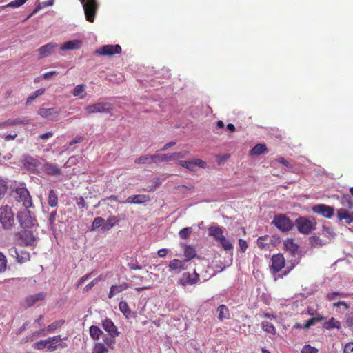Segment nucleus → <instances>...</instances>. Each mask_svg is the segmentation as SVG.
Instances as JSON below:
<instances>
[{
    "instance_id": "obj_48",
    "label": "nucleus",
    "mask_w": 353,
    "mask_h": 353,
    "mask_svg": "<svg viewBox=\"0 0 353 353\" xmlns=\"http://www.w3.org/2000/svg\"><path fill=\"white\" fill-rule=\"evenodd\" d=\"M192 232V228L188 227L180 230L179 236L181 239H187Z\"/></svg>"
},
{
    "instance_id": "obj_41",
    "label": "nucleus",
    "mask_w": 353,
    "mask_h": 353,
    "mask_svg": "<svg viewBox=\"0 0 353 353\" xmlns=\"http://www.w3.org/2000/svg\"><path fill=\"white\" fill-rule=\"evenodd\" d=\"M8 190L7 181L0 177V199H1L6 194Z\"/></svg>"
},
{
    "instance_id": "obj_37",
    "label": "nucleus",
    "mask_w": 353,
    "mask_h": 353,
    "mask_svg": "<svg viewBox=\"0 0 353 353\" xmlns=\"http://www.w3.org/2000/svg\"><path fill=\"white\" fill-rule=\"evenodd\" d=\"M4 230H11L15 233L17 230L18 222H0Z\"/></svg>"
},
{
    "instance_id": "obj_55",
    "label": "nucleus",
    "mask_w": 353,
    "mask_h": 353,
    "mask_svg": "<svg viewBox=\"0 0 353 353\" xmlns=\"http://www.w3.org/2000/svg\"><path fill=\"white\" fill-rule=\"evenodd\" d=\"M239 245L240 248V251L241 252H245L246 249L248 248L247 242L245 240L240 239L239 240Z\"/></svg>"
},
{
    "instance_id": "obj_32",
    "label": "nucleus",
    "mask_w": 353,
    "mask_h": 353,
    "mask_svg": "<svg viewBox=\"0 0 353 353\" xmlns=\"http://www.w3.org/2000/svg\"><path fill=\"white\" fill-rule=\"evenodd\" d=\"M85 85L83 84L77 85L73 90V95L74 97H78L80 99H83L85 95Z\"/></svg>"
},
{
    "instance_id": "obj_19",
    "label": "nucleus",
    "mask_w": 353,
    "mask_h": 353,
    "mask_svg": "<svg viewBox=\"0 0 353 353\" xmlns=\"http://www.w3.org/2000/svg\"><path fill=\"white\" fill-rule=\"evenodd\" d=\"M81 46V41L79 40H70L65 42L61 46L62 50L79 49Z\"/></svg>"
},
{
    "instance_id": "obj_24",
    "label": "nucleus",
    "mask_w": 353,
    "mask_h": 353,
    "mask_svg": "<svg viewBox=\"0 0 353 353\" xmlns=\"http://www.w3.org/2000/svg\"><path fill=\"white\" fill-rule=\"evenodd\" d=\"M219 314L218 318L220 321L228 319L230 318V312L228 307L225 305H221L217 308Z\"/></svg>"
},
{
    "instance_id": "obj_59",
    "label": "nucleus",
    "mask_w": 353,
    "mask_h": 353,
    "mask_svg": "<svg viewBox=\"0 0 353 353\" xmlns=\"http://www.w3.org/2000/svg\"><path fill=\"white\" fill-rule=\"evenodd\" d=\"M311 243L312 246L319 245L322 246L323 243H322V240L317 236H314L311 241Z\"/></svg>"
},
{
    "instance_id": "obj_44",
    "label": "nucleus",
    "mask_w": 353,
    "mask_h": 353,
    "mask_svg": "<svg viewBox=\"0 0 353 353\" xmlns=\"http://www.w3.org/2000/svg\"><path fill=\"white\" fill-rule=\"evenodd\" d=\"M27 0H14L10 2L8 4L1 6V8H4L7 7L18 8L23 5Z\"/></svg>"
},
{
    "instance_id": "obj_21",
    "label": "nucleus",
    "mask_w": 353,
    "mask_h": 353,
    "mask_svg": "<svg viewBox=\"0 0 353 353\" xmlns=\"http://www.w3.org/2000/svg\"><path fill=\"white\" fill-rule=\"evenodd\" d=\"M337 218L339 221L345 219L346 221H353V212H350L347 210L341 208L337 210Z\"/></svg>"
},
{
    "instance_id": "obj_17",
    "label": "nucleus",
    "mask_w": 353,
    "mask_h": 353,
    "mask_svg": "<svg viewBox=\"0 0 353 353\" xmlns=\"http://www.w3.org/2000/svg\"><path fill=\"white\" fill-rule=\"evenodd\" d=\"M29 123V120L26 119H10L3 122H0V129L5 128L9 126L28 124Z\"/></svg>"
},
{
    "instance_id": "obj_52",
    "label": "nucleus",
    "mask_w": 353,
    "mask_h": 353,
    "mask_svg": "<svg viewBox=\"0 0 353 353\" xmlns=\"http://www.w3.org/2000/svg\"><path fill=\"white\" fill-rule=\"evenodd\" d=\"M114 226V223H112V222H104L101 223V232H105L110 228H112Z\"/></svg>"
},
{
    "instance_id": "obj_1",
    "label": "nucleus",
    "mask_w": 353,
    "mask_h": 353,
    "mask_svg": "<svg viewBox=\"0 0 353 353\" xmlns=\"http://www.w3.org/2000/svg\"><path fill=\"white\" fill-rule=\"evenodd\" d=\"M14 197L18 202H21L24 210L17 213L18 221H35L34 214L30 210L32 207V200L27 188L18 187L14 190Z\"/></svg>"
},
{
    "instance_id": "obj_5",
    "label": "nucleus",
    "mask_w": 353,
    "mask_h": 353,
    "mask_svg": "<svg viewBox=\"0 0 353 353\" xmlns=\"http://www.w3.org/2000/svg\"><path fill=\"white\" fill-rule=\"evenodd\" d=\"M178 164L190 171H194L195 167L205 168L206 163L200 159H193L190 161H179Z\"/></svg>"
},
{
    "instance_id": "obj_64",
    "label": "nucleus",
    "mask_w": 353,
    "mask_h": 353,
    "mask_svg": "<svg viewBox=\"0 0 353 353\" xmlns=\"http://www.w3.org/2000/svg\"><path fill=\"white\" fill-rule=\"evenodd\" d=\"M99 281V279H95L93 281H92L84 288L83 291L86 292L90 290Z\"/></svg>"
},
{
    "instance_id": "obj_22",
    "label": "nucleus",
    "mask_w": 353,
    "mask_h": 353,
    "mask_svg": "<svg viewBox=\"0 0 353 353\" xmlns=\"http://www.w3.org/2000/svg\"><path fill=\"white\" fill-rule=\"evenodd\" d=\"M172 154H153L154 163L161 162H169L172 161Z\"/></svg>"
},
{
    "instance_id": "obj_34",
    "label": "nucleus",
    "mask_w": 353,
    "mask_h": 353,
    "mask_svg": "<svg viewBox=\"0 0 353 353\" xmlns=\"http://www.w3.org/2000/svg\"><path fill=\"white\" fill-rule=\"evenodd\" d=\"M90 334L93 339H99L101 335L103 336V332L100 330L99 327L96 325H92L90 327Z\"/></svg>"
},
{
    "instance_id": "obj_40",
    "label": "nucleus",
    "mask_w": 353,
    "mask_h": 353,
    "mask_svg": "<svg viewBox=\"0 0 353 353\" xmlns=\"http://www.w3.org/2000/svg\"><path fill=\"white\" fill-rule=\"evenodd\" d=\"M48 343H49L48 339H45V340H40L39 341L34 343L33 347L34 349H37V350H43L45 348H46V350H48Z\"/></svg>"
},
{
    "instance_id": "obj_63",
    "label": "nucleus",
    "mask_w": 353,
    "mask_h": 353,
    "mask_svg": "<svg viewBox=\"0 0 353 353\" xmlns=\"http://www.w3.org/2000/svg\"><path fill=\"white\" fill-rule=\"evenodd\" d=\"M83 137L81 136H76V137L70 142L69 145H73L76 143H79L83 141Z\"/></svg>"
},
{
    "instance_id": "obj_23",
    "label": "nucleus",
    "mask_w": 353,
    "mask_h": 353,
    "mask_svg": "<svg viewBox=\"0 0 353 353\" xmlns=\"http://www.w3.org/2000/svg\"><path fill=\"white\" fill-rule=\"evenodd\" d=\"M135 164H151L154 163L153 154L140 156L134 160Z\"/></svg>"
},
{
    "instance_id": "obj_14",
    "label": "nucleus",
    "mask_w": 353,
    "mask_h": 353,
    "mask_svg": "<svg viewBox=\"0 0 353 353\" xmlns=\"http://www.w3.org/2000/svg\"><path fill=\"white\" fill-rule=\"evenodd\" d=\"M296 228L302 234H309L312 230L316 229V222H296Z\"/></svg>"
},
{
    "instance_id": "obj_18",
    "label": "nucleus",
    "mask_w": 353,
    "mask_h": 353,
    "mask_svg": "<svg viewBox=\"0 0 353 353\" xmlns=\"http://www.w3.org/2000/svg\"><path fill=\"white\" fill-rule=\"evenodd\" d=\"M129 287V284L127 283H123L119 285H113L111 286L109 294H108V298L112 299L115 295L122 292L123 291L127 290Z\"/></svg>"
},
{
    "instance_id": "obj_61",
    "label": "nucleus",
    "mask_w": 353,
    "mask_h": 353,
    "mask_svg": "<svg viewBox=\"0 0 353 353\" xmlns=\"http://www.w3.org/2000/svg\"><path fill=\"white\" fill-rule=\"evenodd\" d=\"M266 238V236H260L257 239V245L259 248L263 249L265 247L267 243H264V240Z\"/></svg>"
},
{
    "instance_id": "obj_9",
    "label": "nucleus",
    "mask_w": 353,
    "mask_h": 353,
    "mask_svg": "<svg viewBox=\"0 0 353 353\" xmlns=\"http://www.w3.org/2000/svg\"><path fill=\"white\" fill-rule=\"evenodd\" d=\"M271 269L274 273L279 272L285 265V259L282 254H274L272 257Z\"/></svg>"
},
{
    "instance_id": "obj_10",
    "label": "nucleus",
    "mask_w": 353,
    "mask_h": 353,
    "mask_svg": "<svg viewBox=\"0 0 353 353\" xmlns=\"http://www.w3.org/2000/svg\"><path fill=\"white\" fill-rule=\"evenodd\" d=\"M58 47V45L55 43H49L46 45H44L40 47L38 49V52L39 54V59H41L46 57H48L53 54L55 51V49Z\"/></svg>"
},
{
    "instance_id": "obj_7",
    "label": "nucleus",
    "mask_w": 353,
    "mask_h": 353,
    "mask_svg": "<svg viewBox=\"0 0 353 353\" xmlns=\"http://www.w3.org/2000/svg\"><path fill=\"white\" fill-rule=\"evenodd\" d=\"M199 274L194 270L192 274L184 272L180 279V283L183 285H194L199 281Z\"/></svg>"
},
{
    "instance_id": "obj_38",
    "label": "nucleus",
    "mask_w": 353,
    "mask_h": 353,
    "mask_svg": "<svg viewBox=\"0 0 353 353\" xmlns=\"http://www.w3.org/2000/svg\"><path fill=\"white\" fill-rule=\"evenodd\" d=\"M262 328L264 331L270 333V334H275L276 333V329L272 323L268 322V321H263L262 322Z\"/></svg>"
},
{
    "instance_id": "obj_51",
    "label": "nucleus",
    "mask_w": 353,
    "mask_h": 353,
    "mask_svg": "<svg viewBox=\"0 0 353 353\" xmlns=\"http://www.w3.org/2000/svg\"><path fill=\"white\" fill-rule=\"evenodd\" d=\"M318 350L310 345H304L301 350V353H317Z\"/></svg>"
},
{
    "instance_id": "obj_43",
    "label": "nucleus",
    "mask_w": 353,
    "mask_h": 353,
    "mask_svg": "<svg viewBox=\"0 0 353 353\" xmlns=\"http://www.w3.org/2000/svg\"><path fill=\"white\" fill-rule=\"evenodd\" d=\"M21 254H19L17 256V262L19 263H23L30 260V254L26 251H21Z\"/></svg>"
},
{
    "instance_id": "obj_50",
    "label": "nucleus",
    "mask_w": 353,
    "mask_h": 353,
    "mask_svg": "<svg viewBox=\"0 0 353 353\" xmlns=\"http://www.w3.org/2000/svg\"><path fill=\"white\" fill-rule=\"evenodd\" d=\"M6 258L4 254L0 252V272H4L6 269Z\"/></svg>"
},
{
    "instance_id": "obj_25",
    "label": "nucleus",
    "mask_w": 353,
    "mask_h": 353,
    "mask_svg": "<svg viewBox=\"0 0 353 353\" xmlns=\"http://www.w3.org/2000/svg\"><path fill=\"white\" fill-rule=\"evenodd\" d=\"M168 267L173 270H177L179 273L181 270L185 269L183 262L179 259H173L170 262Z\"/></svg>"
},
{
    "instance_id": "obj_6",
    "label": "nucleus",
    "mask_w": 353,
    "mask_h": 353,
    "mask_svg": "<svg viewBox=\"0 0 353 353\" xmlns=\"http://www.w3.org/2000/svg\"><path fill=\"white\" fill-rule=\"evenodd\" d=\"M121 52V47L117 45H105L96 50V53L101 55L112 56Z\"/></svg>"
},
{
    "instance_id": "obj_13",
    "label": "nucleus",
    "mask_w": 353,
    "mask_h": 353,
    "mask_svg": "<svg viewBox=\"0 0 353 353\" xmlns=\"http://www.w3.org/2000/svg\"><path fill=\"white\" fill-rule=\"evenodd\" d=\"M150 200L149 195L145 194H136L129 196L122 203H134V204H142Z\"/></svg>"
},
{
    "instance_id": "obj_2",
    "label": "nucleus",
    "mask_w": 353,
    "mask_h": 353,
    "mask_svg": "<svg viewBox=\"0 0 353 353\" xmlns=\"http://www.w3.org/2000/svg\"><path fill=\"white\" fill-rule=\"evenodd\" d=\"M36 225L33 222H18L16 236L25 246H32L37 244V236L34 233Z\"/></svg>"
},
{
    "instance_id": "obj_60",
    "label": "nucleus",
    "mask_w": 353,
    "mask_h": 353,
    "mask_svg": "<svg viewBox=\"0 0 353 353\" xmlns=\"http://www.w3.org/2000/svg\"><path fill=\"white\" fill-rule=\"evenodd\" d=\"M344 353H353V342L347 343L343 350Z\"/></svg>"
},
{
    "instance_id": "obj_57",
    "label": "nucleus",
    "mask_w": 353,
    "mask_h": 353,
    "mask_svg": "<svg viewBox=\"0 0 353 353\" xmlns=\"http://www.w3.org/2000/svg\"><path fill=\"white\" fill-rule=\"evenodd\" d=\"M46 331V329H41V330L35 332L34 333L31 334L30 340L33 341L34 338L39 337V336H40L41 335L45 334V332Z\"/></svg>"
},
{
    "instance_id": "obj_15",
    "label": "nucleus",
    "mask_w": 353,
    "mask_h": 353,
    "mask_svg": "<svg viewBox=\"0 0 353 353\" xmlns=\"http://www.w3.org/2000/svg\"><path fill=\"white\" fill-rule=\"evenodd\" d=\"M102 327L110 335L112 336H118L119 334V332L117 330V327L110 319H106L103 321Z\"/></svg>"
},
{
    "instance_id": "obj_36",
    "label": "nucleus",
    "mask_w": 353,
    "mask_h": 353,
    "mask_svg": "<svg viewBox=\"0 0 353 353\" xmlns=\"http://www.w3.org/2000/svg\"><path fill=\"white\" fill-rule=\"evenodd\" d=\"M340 322L336 321L334 317H332L328 321L323 323V327L325 329H330L333 327L339 328Z\"/></svg>"
},
{
    "instance_id": "obj_3",
    "label": "nucleus",
    "mask_w": 353,
    "mask_h": 353,
    "mask_svg": "<svg viewBox=\"0 0 353 353\" xmlns=\"http://www.w3.org/2000/svg\"><path fill=\"white\" fill-rule=\"evenodd\" d=\"M83 6L85 17L88 21L93 23L95 19L99 4L96 0H79Z\"/></svg>"
},
{
    "instance_id": "obj_8",
    "label": "nucleus",
    "mask_w": 353,
    "mask_h": 353,
    "mask_svg": "<svg viewBox=\"0 0 353 353\" xmlns=\"http://www.w3.org/2000/svg\"><path fill=\"white\" fill-rule=\"evenodd\" d=\"M314 212L321 214L325 218L330 219L334 214V208L323 204L316 205L313 207Z\"/></svg>"
},
{
    "instance_id": "obj_54",
    "label": "nucleus",
    "mask_w": 353,
    "mask_h": 353,
    "mask_svg": "<svg viewBox=\"0 0 353 353\" xmlns=\"http://www.w3.org/2000/svg\"><path fill=\"white\" fill-rule=\"evenodd\" d=\"M275 161L283 164V165H285L287 168H292V165L283 157H280L277 158Z\"/></svg>"
},
{
    "instance_id": "obj_28",
    "label": "nucleus",
    "mask_w": 353,
    "mask_h": 353,
    "mask_svg": "<svg viewBox=\"0 0 353 353\" xmlns=\"http://www.w3.org/2000/svg\"><path fill=\"white\" fill-rule=\"evenodd\" d=\"M48 203L52 208L56 207L58 204V196L54 190H50L49 192Z\"/></svg>"
},
{
    "instance_id": "obj_29",
    "label": "nucleus",
    "mask_w": 353,
    "mask_h": 353,
    "mask_svg": "<svg viewBox=\"0 0 353 353\" xmlns=\"http://www.w3.org/2000/svg\"><path fill=\"white\" fill-rule=\"evenodd\" d=\"M281 232H288L293 228L292 222H272Z\"/></svg>"
},
{
    "instance_id": "obj_30",
    "label": "nucleus",
    "mask_w": 353,
    "mask_h": 353,
    "mask_svg": "<svg viewBox=\"0 0 353 353\" xmlns=\"http://www.w3.org/2000/svg\"><path fill=\"white\" fill-rule=\"evenodd\" d=\"M284 245L286 250L290 251L293 255H294L299 250V245L296 244L292 239L285 241Z\"/></svg>"
},
{
    "instance_id": "obj_39",
    "label": "nucleus",
    "mask_w": 353,
    "mask_h": 353,
    "mask_svg": "<svg viewBox=\"0 0 353 353\" xmlns=\"http://www.w3.org/2000/svg\"><path fill=\"white\" fill-rule=\"evenodd\" d=\"M64 323H65L64 320L56 321L47 327L46 331L47 332H53V331L56 330L58 327L62 326L64 324Z\"/></svg>"
},
{
    "instance_id": "obj_4",
    "label": "nucleus",
    "mask_w": 353,
    "mask_h": 353,
    "mask_svg": "<svg viewBox=\"0 0 353 353\" xmlns=\"http://www.w3.org/2000/svg\"><path fill=\"white\" fill-rule=\"evenodd\" d=\"M112 110V105L108 102H99L85 108L88 114L94 113H110Z\"/></svg>"
},
{
    "instance_id": "obj_42",
    "label": "nucleus",
    "mask_w": 353,
    "mask_h": 353,
    "mask_svg": "<svg viewBox=\"0 0 353 353\" xmlns=\"http://www.w3.org/2000/svg\"><path fill=\"white\" fill-rule=\"evenodd\" d=\"M92 353H108V348L101 343L95 344Z\"/></svg>"
},
{
    "instance_id": "obj_49",
    "label": "nucleus",
    "mask_w": 353,
    "mask_h": 353,
    "mask_svg": "<svg viewBox=\"0 0 353 353\" xmlns=\"http://www.w3.org/2000/svg\"><path fill=\"white\" fill-rule=\"evenodd\" d=\"M343 205L345 207H347L350 209L353 208V203L351 201V198L349 195L344 196L342 199Z\"/></svg>"
},
{
    "instance_id": "obj_12",
    "label": "nucleus",
    "mask_w": 353,
    "mask_h": 353,
    "mask_svg": "<svg viewBox=\"0 0 353 353\" xmlns=\"http://www.w3.org/2000/svg\"><path fill=\"white\" fill-rule=\"evenodd\" d=\"M49 343L48 346V352L55 351L57 347H65L66 344L62 342V339L60 335L54 336L52 337H49Z\"/></svg>"
},
{
    "instance_id": "obj_62",
    "label": "nucleus",
    "mask_w": 353,
    "mask_h": 353,
    "mask_svg": "<svg viewBox=\"0 0 353 353\" xmlns=\"http://www.w3.org/2000/svg\"><path fill=\"white\" fill-rule=\"evenodd\" d=\"M8 252L9 254L11 256H12L13 258H16V259H17V256H19V253L18 252V250L15 247L10 248Z\"/></svg>"
},
{
    "instance_id": "obj_58",
    "label": "nucleus",
    "mask_w": 353,
    "mask_h": 353,
    "mask_svg": "<svg viewBox=\"0 0 353 353\" xmlns=\"http://www.w3.org/2000/svg\"><path fill=\"white\" fill-rule=\"evenodd\" d=\"M323 319L321 316L312 317L308 320L310 326L316 325L317 323L321 321Z\"/></svg>"
},
{
    "instance_id": "obj_31",
    "label": "nucleus",
    "mask_w": 353,
    "mask_h": 353,
    "mask_svg": "<svg viewBox=\"0 0 353 353\" xmlns=\"http://www.w3.org/2000/svg\"><path fill=\"white\" fill-rule=\"evenodd\" d=\"M209 234L213 236L218 241L224 237L223 231L219 227H210L209 228Z\"/></svg>"
},
{
    "instance_id": "obj_27",
    "label": "nucleus",
    "mask_w": 353,
    "mask_h": 353,
    "mask_svg": "<svg viewBox=\"0 0 353 353\" xmlns=\"http://www.w3.org/2000/svg\"><path fill=\"white\" fill-rule=\"evenodd\" d=\"M268 149L265 144L258 143L251 149L250 155H259L267 152Z\"/></svg>"
},
{
    "instance_id": "obj_20",
    "label": "nucleus",
    "mask_w": 353,
    "mask_h": 353,
    "mask_svg": "<svg viewBox=\"0 0 353 353\" xmlns=\"http://www.w3.org/2000/svg\"><path fill=\"white\" fill-rule=\"evenodd\" d=\"M59 111H58L56 108H40L38 111V114L43 118H48L51 116L55 115L58 116Z\"/></svg>"
},
{
    "instance_id": "obj_33",
    "label": "nucleus",
    "mask_w": 353,
    "mask_h": 353,
    "mask_svg": "<svg viewBox=\"0 0 353 353\" xmlns=\"http://www.w3.org/2000/svg\"><path fill=\"white\" fill-rule=\"evenodd\" d=\"M119 307L126 318L128 319L131 316V310L126 301H121L119 303Z\"/></svg>"
},
{
    "instance_id": "obj_16",
    "label": "nucleus",
    "mask_w": 353,
    "mask_h": 353,
    "mask_svg": "<svg viewBox=\"0 0 353 353\" xmlns=\"http://www.w3.org/2000/svg\"><path fill=\"white\" fill-rule=\"evenodd\" d=\"M43 171L51 176H59L61 174V170L56 164L45 163L42 167Z\"/></svg>"
},
{
    "instance_id": "obj_53",
    "label": "nucleus",
    "mask_w": 353,
    "mask_h": 353,
    "mask_svg": "<svg viewBox=\"0 0 353 353\" xmlns=\"http://www.w3.org/2000/svg\"><path fill=\"white\" fill-rule=\"evenodd\" d=\"M346 324L349 327L353 328V312L346 315Z\"/></svg>"
},
{
    "instance_id": "obj_56",
    "label": "nucleus",
    "mask_w": 353,
    "mask_h": 353,
    "mask_svg": "<svg viewBox=\"0 0 353 353\" xmlns=\"http://www.w3.org/2000/svg\"><path fill=\"white\" fill-rule=\"evenodd\" d=\"M103 222H92V225L89 228L90 231H94L98 230L99 232H101V226Z\"/></svg>"
},
{
    "instance_id": "obj_47",
    "label": "nucleus",
    "mask_w": 353,
    "mask_h": 353,
    "mask_svg": "<svg viewBox=\"0 0 353 353\" xmlns=\"http://www.w3.org/2000/svg\"><path fill=\"white\" fill-rule=\"evenodd\" d=\"M347 296V294H346L343 292H334L327 294V299L329 301H331V300L334 299L336 296H339V297L343 298V297H346Z\"/></svg>"
},
{
    "instance_id": "obj_11",
    "label": "nucleus",
    "mask_w": 353,
    "mask_h": 353,
    "mask_svg": "<svg viewBox=\"0 0 353 353\" xmlns=\"http://www.w3.org/2000/svg\"><path fill=\"white\" fill-rule=\"evenodd\" d=\"M15 213L8 205L0 208V221H14Z\"/></svg>"
},
{
    "instance_id": "obj_46",
    "label": "nucleus",
    "mask_w": 353,
    "mask_h": 353,
    "mask_svg": "<svg viewBox=\"0 0 353 353\" xmlns=\"http://www.w3.org/2000/svg\"><path fill=\"white\" fill-rule=\"evenodd\" d=\"M219 241L221 243L225 250H230L233 248L232 243L227 240L225 236L222 237V239Z\"/></svg>"
},
{
    "instance_id": "obj_45",
    "label": "nucleus",
    "mask_w": 353,
    "mask_h": 353,
    "mask_svg": "<svg viewBox=\"0 0 353 353\" xmlns=\"http://www.w3.org/2000/svg\"><path fill=\"white\" fill-rule=\"evenodd\" d=\"M189 153L188 151H186V150H184V151H181V152H173L172 153V161L174 160H177L179 159H183V158H185L188 154Z\"/></svg>"
},
{
    "instance_id": "obj_35",
    "label": "nucleus",
    "mask_w": 353,
    "mask_h": 353,
    "mask_svg": "<svg viewBox=\"0 0 353 353\" xmlns=\"http://www.w3.org/2000/svg\"><path fill=\"white\" fill-rule=\"evenodd\" d=\"M115 337L108 334H103L102 339L103 342L111 349H114L115 343Z\"/></svg>"
},
{
    "instance_id": "obj_26",
    "label": "nucleus",
    "mask_w": 353,
    "mask_h": 353,
    "mask_svg": "<svg viewBox=\"0 0 353 353\" xmlns=\"http://www.w3.org/2000/svg\"><path fill=\"white\" fill-rule=\"evenodd\" d=\"M183 246L184 247L185 261H188L192 259L196 256L195 249L190 245H183Z\"/></svg>"
}]
</instances>
